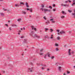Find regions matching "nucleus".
I'll list each match as a JSON object with an SVG mask.
<instances>
[{
  "mask_svg": "<svg viewBox=\"0 0 75 75\" xmlns=\"http://www.w3.org/2000/svg\"><path fill=\"white\" fill-rule=\"evenodd\" d=\"M50 32H52L53 31V30H52V29H50Z\"/></svg>",
  "mask_w": 75,
  "mask_h": 75,
  "instance_id": "24",
  "label": "nucleus"
},
{
  "mask_svg": "<svg viewBox=\"0 0 75 75\" xmlns=\"http://www.w3.org/2000/svg\"><path fill=\"white\" fill-rule=\"evenodd\" d=\"M41 7L42 8H40V10L42 11H44V5L43 4L41 5Z\"/></svg>",
  "mask_w": 75,
  "mask_h": 75,
  "instance_id": "2",
  "label": "nucleus"
},
{
  "mask_svg": "<svg viewBox=\"0 0 75 75\" xmlns=\"http://www.w3.org/2000/svg\"><path fill=\"white\" fill-rule=\"evenodd\" d=\"M21 30H23V28H21Z\"/></svg>",
  "mask_w": 75,
  "mask_h": 75,
  "instance_id": "62",
  "label": "nucleus"
},
{
  "mask_svg": "<svg viewBox=\"0 0 75 75\" xmlns=\"http://www.w3.org/2000/svg\"><path fill=\"white\" fill-rule=\"evenodd\" d=\"M40 55H42L43 54L42 53H39Z\"/></svg>",
  "mask_w": 75,
  "mask_h": 75,
  "instance_id": "41",
  "label": "nucleus"
},
{
  "mask_svg": "<svg viewBox=\"0 0 75 75\" xmlns=\"http://www.w3.org/2000/svg\"><path fill=\"white\" fill-rule=\"evenodd\" d=\"M68 1H69V3H71V1H69V0H68Z\"/></svg>",
  "mask_w": 75,
  "mask_h": 75,
  "instance_id": "47",
  "label": "nucleus"
},
{
  "mask_svg": "<svg viewBox=\"0 0 75 75\" xmlns=\"http://www.w3.org/2000/svg\"><path fill=\"white\" fill-rule=\"evenodd\" d=\"M42 67H45V64H42Z\"/></svg>",
  "mask_w": 75,
  "mask_h": 75,
  "instance_id": "34",
  "label": "nucleus"
},
{
  "mask_svg": "<svg viewBox=\"0 0 75 75\" xmlns=\"http://www.w3.org/2000/svg\"><path fill=\"white\" fill-rule=\"evenodd\" d=\"M59 33L60 34H65V32L63 30H62L61 31L59 32Z\"/></svg>",
  "mask_w": 75,
  "mask_h": 75,
  "instance_id": "3",
  "label": "nucleus"
},
{
  "mask_svg": "<svg viewBox=\"0 0 75 75\" xmlns=\"http://www.w3.org/2000/svg\"><path fill=\"white\" fill-rule=\"evenodd\" d=\"M23 42L24 43H27V40L25 39L23 41Z\"/></svg>",
  "mask_w": 75,
  "mask_h": 75,
  "instance_id": "16",
  "label": "nucleus"
},
{
  "mask_svg": "<svg viewBox=\"0 0 75 75\" xmlns=\"http://www.w3.org/2000/svg\"><path fill=\"white\" fill-rule=\"evenodd\" d=\"M74 52L73 51H72L71 52V54H74Z\"/></svg>",
  "mask_w": 75,
  "mask_h": 75,
  "instance_id": "46",
  "label": "nucleus"
},
{
  "mask_svg": "<svg viewBox=\"0 0 75 75\" xmlns=\"http://www.w3.org/2000/svg\"><path fill=\"white\" fill-rule=\"evenodd\" d=\"M21 38H24V37L22 36V37H21Z\"/></svg>",
  "mask_w": 75,
  "mask_h": 75,
  "instance_id": "55",
  "label": "nucleus"
},
{
  "mask_svg": "<svg viewBox=\"0 0 75 75\" xmlns=\"http://www.w3.org/2000/svg\"><path fill=\"white\" fill-rule=\"evenodd\" d=\"M57 34H58V35H59V33H57Z\"/></svg>",
  "mask_w": 75,
  "mask_h": 75,
  "instance_id": "61",
  "label": "nucleus"
},
{
  "mask_svg": "<svg viewBox=\"0 0 75 75\" xmlns=\"http://www.w3.org/2000/svg\"><path fill=\"white\" fill-rule=\"evenodd\" d=\"M64 7H69V5L68 4H64Z\"/></svg>",
  "mask_w": 75,
  "mask_h": 75,
  "instance_id": "14",
  "label": "nucleus"
},
{
  "mask_svg": "<svg viewBox=\"0 0 75 75\" xmlns=\"http://www.w3.org/2000/svg\"><path fill=\"white\" fill-rule=\"evenodd\" d=\"M9 30H10V31H11L12 29H11V27H9Z\"/></svg>",
  "mask_w": 75,
  "mask_h": 75,
  "instance_id": "25",
  "label": "nucleus"
},
{
  "mask_svg": "<svg viewBox=\"0 0 75 75\" xmlns=\"http://www.w3.org/2000/svg\"><path fill=\"white\" fill-rule=\"evenodd\" d=\"M71 6H74V5L72 4H71Z\"/></svg>",
  "mask_w": 75,
  "mask_h": 75,
  "instance_id": "63",
  "label": "nucleus"
},
{
  "mask_svg": "<svg viewBox=\"0 0 75 75\" xmlns=\"http://www.w3.org/2000/svg\"><path fill=\"white\" fill-rule=\"evenodd\" d=\"M43 18H44V19H45V20H47V18H45V16H44L43 17Z\"/></svg>",
  "mask_w": 75,
  "mask_h": 75,
  "instance_id": "29",
  "label": "nucleus"
},
{
  "mask_svg": "<svg viewBox=\"0 0 75 75\" xmlns=\"http://www.w3.org/2000/svg\"><path fill=\"white\" fill-rule=\"evenodd\" d=\"M31 28H32V30H34L35 31H37V30H36V28H34V26L32 25L31 26Z\"/></svg>",
  "mask_w": 75,
  "mask_h": 75,
  "instance_id": "4",
  "label": "nucleus"
},
{
  "mask_svg": "<svg viewBox=\"0 0 75 75\" xmlns=\"http://www.w3.org/2000/svg\"><path fill=\"white\" fill-rule=\"evenodd\" d=\"M56 11V9H53V11Z\"/></svg>",
  "mask_w": 75,
  "mask_h": 75,
  "instance_id": "48",
  "label": "nucleus"
},
{
  "mask_svg": "<svg viewBox=\"0 0 75 75\" xmlns=\"http://www.w3.org/2000/svg\"><path fill=\"white\" fill-rule=\"evenodd\" d=\"M27 11H28V10H30V9H29V8H27Z\"/></svg>",
  "mask_w": 75,
  "mask_h": 75,
  "instance_id": "50",
  "label": "nucleus"
},
{
  "mask_svg": "<svg viewBox=\"0 0 75 75\" xmlns=\"http://www.w3.org/2000/svg\"><path fill=\"white\" fill-rule=\"evenodd\" d=\"M57 40H60V37L59 36H57Z\"/></svg>",
  "mask_w": 75,
  "mask_h": 75,
  "instance_id": "17",
  "label": "nucleus"
},
{
  "mask_svg": "<svg viewBox=\"0 0 75 75\" xmlns=\"http://www.w3.org/2000/svg\"><path fill=\"white\" fill-rule=\"evenodd\" d=\"M73 3H75V0H73Z\"/></svg>",
  "mask_w": 75,
  "mask_h": 75,
  "instance_id": "52",
  "label": "nucleus"
},
{
  "mask_svg": "<svg viewBox=\"0 0 75 75\" xmlns=\"http://www.w3.org/2000/svg\"><path fill=\"white\" fill-rule=\"evenodd\" d=\"M68 12H69V13H71V12H72V10L69 11V10H68Z\"/></svg>",
  "mask_w": 75,
  "mask_h": 75,
  "instance_id": "23",
  "label": "nucleus"
},
{
  "mask_svg": "<svg viewBox=\"0 0 75 75\" xmlns=\"http://www.w3.org/2000/svg\"><path fill=\"white\" fill-rule=\"evenodd\" d=\"M62 14H65V15L67 14V13H65V12L63 11H62Z\"/></svg>",
  "mask_w": 75,
  "mask_h": 75,
  "instance_id": "13",
  "label": "nucleus"
},
{
  "mask_svg": "<svg viewBox=\"0 0 75 75\" xmlns=\"http://www.w3.org/2000/svg\"><path fill=\"white\" fill-rule=\"evenodd\" d=\"M65 3H68V1H65Z\"/></svg>",
  "mask_w": 75,
  "mask_h": 75,
  "instance_id": "53",
  "label": "nucleus"
},
{
  "mask_svg": "<svg viewBox=\"0 0 75 75\" xmlns=\"http://www.w3.org/2000/svg\"><path fill=\"white\" fill-rule=\"evenodd\" d=\"M23 29L24 30H25V28L23 27Z\"/></svg>",
  "mask_w": 75,
  "mask_h": 75,
  "instance_id": "60",
  "label": "nucleus"
},
{
  "mask_svg": "<svg viewBox=\"0 0 75 75\" xmlns=\"http://www.w3.org/2000/svg\"><path fill=\"white\" fill-rule=\"evenodd\" d=\"M52 38H53V37H50V39H52Z\"/></svg>",
  "mask_w": 75,
  "mask_h": 75,
  "instance_id": "54",
  "label": "nucleus"
},
{
  "mask_svg": "<svg viewBox=\"0 0 75 75\" xmlns=\"http://www.w3.org/2000/svg\"><path fill=\"white\" fill-rule=\"evenodd\" d=\"M42 70H43V69H44V68H43V67H42Z\"/></svg>",
  "mask_w": 75,
  "mask_h": 75,
  "instance_id": "56",
  "label": "nucleus"
},
{
  "mask_svg": "<svg viewBox=\"0 0 75 75\" xmlns=\"http://www.w3.org/2000/svg\"><path fill=\"white\" fill-rule=\"evenodd\" d=\"M49 8H50L51 9H52V7L51 6H49Z\"/></svg>",
  "mask_w": 75,
  "mask_h": 75,
  "instance_id": "40",
  "label": "nucleus"
},
{
  "mask_svg": "<svg viewBox=\"0 0 75 75\" xmlns=\"http://www.w3.org/2000/svg\"><path fill=\"white\" fill-rule=\"evenodd\" d=\"M29 11H30V12H32V9H29Z\"/></svg>",
  "mask_w": 75,
  "mask_h": 75,
  "instance_id": "32",
  "label": "nucleus"
},
{
  "mask_svg": "<svg viewBox=\"0 0 75 75\" xmlns=\"http://www.w3.org/2000/svg\"><path fill=\"white\" fill-rule=\"evenodd\" d=\"M17 7H19L20 6V5H17Z\"/></svg>",
  "mask_w": 75,
  "mask_h": 75,
  "instance_id": "58",
  "label": "nucleus"
},
{
  "mask_svg": "<svg viewBox=\"0 0 75 75\" xmlns=\"http://www.w3.org/2000/svg\"><path fill=\"white\" fill-rule=\"evenodd\" d=\"M51 11V10H48V11H49V12H50Z\"/></svg>",
  "mask_w": 75,
  "mask_h": 75,
  "instance_id": "44",
  "label": "nucleus"
},
{
  "mask_svg": "<svg viewBox=\"0 0 75 75\" xmlns=\"http://www.w3.org/2000/svg\"><path fill=\"white\" fill-rule=\"evenodd\" d=\"M46 57H47V54H46L45 56L44 57V58L45 59V58H46Z\"/></svg>",
  "mask_w": 75,
  "mask_h": 75,
  "instance_id": "42",
  "label": "nucleus"
},
{
  "mask_svg": "<svg viewBox=\"0 0 75 75\" xmlns=\"http://www.w3.org/2000/svg\"><path fill=\"white\" fill-rule=\"evenodd\" d=\"M0 14L1 16H4V14L3 13H0Z\"/></svg>",
  "mask_w": 75,
  "mask_h": 75,
  "instance_id": "19",
  "label": "nucleus"
},
{
  "mask_svg": "<svg viewBox=\"0 0 75 75\" xmlns=\"http://www.w3.org/2000/svg\"><path fill=\"white\" fill-rule=\"evenodd\" d=\"M53 7H55V4H53Z\"/></svg>",
  "mask_w": 75,
  "mask_h": 75,
  "instance_id": "51",
  "label": "nucleus"
},
{
  "mask_svg": "<svg viewBox=\"0 0 75 75\" xmlns=\"http://www.w3.org/2000/svg\"><path fill=\"white\" fill-rule=\"evenodd\" d=\"M5 25L7 26V27H8V25H7V24H6Z\"/></svg>",
  "mask_w": 75,
  "mask_h": 75,
  "instance_id": "45",
  "label": "nucleus"
},
{
  "mask_svg": "<svg viewBox=\"0 0 75 75\" xmlns=\"http://www.w3.org/2000/svg\"><path fill=\"white\" fill-rule=\"evenodd\" d=\"M21 18L18 19V20H17L18 21H21Z\"/></svg>",
  "mask_w": 75,
  "mask_h": 75,
  "instance_id": "22",
  "label": "nucleus"
},
{
  "mask_svg": "<svg viewBox=\"0 0 75 75\" xmlns=\"http://www.w3.org/2000/svg\"><path fill=\"white\" fill-rule=\"evenodd\" d=\"M73 5H75V3H73Z\"/></svg>",
  "mask_w": 75,
  "mask_h": 75,
  "instance_id": "59",
  "label": "nucleus"
},
{
  "mask_svg": "<svg viewBox=\"0 0 75 75\" xmlns=\"http://www.w3.org/2000/svg\"><path fill=\"white\" fill-rule=\"evenodd\" d=\"M25 5H26L27 7H29V6H28V3H27V2H26Z\"/></svg>",
  "mask_w": 75,
  "mask_h": 75,
  "instance_id": "12",
  "label": "nucleus"
},
{
  "mask_svg": "<svg viewBox=\"0 0 75 75\" xmlns=\"http://www.w3.org/2000/svg\"><path fill=\"white\" fill-rule=\"evenodd\" d=\"M29 69V70H30V72H33V68H32L30 69Z\"/></svg>",
  "mask_w": 75,
  "mask_h": 75,
  "instance_id": "6",
  "label": "nucleus"
},
{
  "mask_svg": "<svg viewBox=\"0 0 75 75\" xmlns=\"http://www.w3.org/2000/svg\"><path fill=\"white\" fill-rule=\"evenodd\" d=\"M17 4H15V6H16V7H17Z\"/></svg>",
  "mask_w": 75,
  "mask_h": 75,
  "instance_id": "57",
  "label": "nucleus"
},
{
  "mask_svg": "<svg viewBox=\"0 0 75 75\" xmlns=\"http://www.w3.org/2000/svg\"><path fill=\"white\" fill-rule=\"evenodd\" d=\"M56 51H58L59 50L58 49V48H56Z\"/></svg>",
  "mask_w": 75,
  "mask_h": 75,
  "instance_id": "33",
  "label": "nucleus"
},
{
  "mask_svg": "<svg viewBox=\"0 0 75 75\" xmlns=\"http://www.w3.org/2000/svg\"><path fill=\"white\" fill-rule=\"evenodd\" d=\"M61 18H65V16H61Z\"/></svg>",
  "mask_w": 75,
  "mask_h": 75,
  "instance_id": "20",
  "label": "nucleus"
},
{
  "mask_svg": "<svg viewBox=\"0 0 75 75\" xmlns=\"http://www.w3.org/2000/svg\"><path fill=\"white\" fill-rule=\"evenodd\" d=\"M51 59H54V57L53 56L52 57H51Z\"/></svg>",
  "mask_w": 75,
  "mask_h": 75,
  "instance_id": "38",
  "label": "nucleus"
},
{
  "mask_svg": "<svg viewBox=\"0 0 75 75\" xmlns=\"http://www.w3.org/2000/svg\"><path fill=\"white\" fill-rule=\"evenodd\" d=\"M71 50V49L69 50V51L68 52L69 55H71V52H70Z\"/></svg>",
  "mask_w": 75,
  "mask_h": 75,
  "instance_id": "5",
  "label": "nucleus"
},
{
  "mask_svg": "<svg viewBox=\"0 0 75 75\" xmlns=\"http://www.w3.org/2000/svg\"><path fill=\"white\" fill-rule=\"evenodd\" d=\"M44 12H45V13H46L47 11H48V9L45 8V9H44Z\"/></svg>",
  "mask_w": 75,
  "mask_h": 75,
  "instance_id": "10",
  "label": "nucleus"
},
{
  "mask_svg": "<svg viewBox=\"0 0 75 75\" xmlns=\"http://www.w3.org/2000/svg\"><path fill=\"white\" fill-rule=\"evenodd\" d=\"M3 10H4V11H7V9H5L4 8H3Z\"/></svg>",
  "mask_w": 75,
  "mask_h": 75,
  "instance_id": "37",
  "label": "nucleus"
},
{
  "mask_svg": "<svg viewBox=\"0 0 75 75\" xmlns=\"http://www.w3.org/2000/svg\"><path fill=\"white\" fill-rule=\"evenodd\" d=\"M71 14L72 15V16H75V13H72Z\"/></svg>",
  "mask_w": 75,
  "mask_h": 75,
  "instance_id": "28",
  "label": "nucleus"
},
{
  "mask_svg": "<svg viewBox=\"0 0 75 75\" xmlns=\"http://www.w3.org/2000/svg\"><path fill=\"white\" fill-rule=\"evenodd\" d=\"M18 33H21V30H19L18 31Z\"/></svg>",
  "mask_w": 75,
  "mask_h": 75,
  "instance_id": "39",
  "label": "nucleus"
},
{
  "mask_svg": "<svg viewBox=\"0 0 75 75\" xmlns=\"http://www.w3.org/2000/svg\"><path fill=\"white\" fill-rule=\"evenodd\" d=\"M22 14H26V12H25L23 11L22 12Z\"/></svg>",
  "mask_w": 75,
  "mask_h": 75,
  "instance_id": "15",
  "label": "nucleus"
},
{
  "mask_svg": "<svg viewBox=\"0 0 75 75\" xmlns=\"http://www.w3.org/2000/svg\"><path fill=\"white\" fill-rule=\"evenodd\" d=\"M72 31H69V34H71V33H72Z\"/></svg>",
  "mask_w": 75,
  "mask_h": 75,
  "instance_id": "27",
  "label": "nucleus"
},
{
  "mask_svg": "<svg viewBox=\"0 0 75 75\" xmlns=\"http://www.w3.org/2000/svg\"><path fill=\"white\" fill-rule=\"evenodd\" d=\"M67 74H70V72L69 71H67Z\"/></svg>",
  "mask_w": 75,
  "mask_h": 75,
  "instance_id": "43",
  "label": "nucleus"
},
{
  "mask_svg": "<svg viewBox=\"0 0 75 75\" xmlns=\"http://www.w3.org/2000/svg\"><path fill=\"white\" fill-rule=\"evenodd\" d=\"M57 32H58V33H59V30H57Z\"/></svg>",
  "mask_w": 75,
  "mask_h": 75,
  "instance_id": "36",
  "label": "nucleus"
},
{
  "mask_svg": "<svg viewBox=\"0 0 75 75\" xmlns=\"http://www.w3.org/2000/svg\"><path fill=\"white\" fill-rule=\"evenodd\" d=\"M30 64L31 65H33V64L32 63H30Z\"/></svg>",
  "mask_w": 75,
  "mask_h": 75,
  "instance_id": "49",
  "label": "nucleus"
},
{
  "mask_svg": "<svg viewBox=\"0 0 75 75\" xmlns=\"http://www.w3.org/2000/svg\"><path fill=\"white\" fill-rule=\"evenodd\" d=\"M55 46H56V47H57V46H58V44H55Z\"/></svg>",
  "mask_w": 75,
  "mask_h": 75,
  "instance_id": "35",
  "label": "nucleus"
},
{
  "mask_svg": "<svg viewBox=\"0 0 75 75\" xmlns=\"http://www.w3.org/2000/svg\"><path fill=\"white\" fill-rule=\"evenodd\" d=\"M29 17H31V16H29Z\"/></svg>",
  "mask_w": 75,
  "mask_h": 75,
  "instance_id": "64",
  "label": "nucleus"
},
{
  "mask_svg": "<svg viewBox=\"0 0 75 75\" xmlns=\"http://www.w3.org/2000/svg\"><path fill=\"white\" fill-rule=\"evenodd\" d=\"M21 4H22V5H24V3L23 2H20V6H21Z\"/></svg>",
  "mask_w": 75,
  "mask_h": 75,
  "instance_id": "11",
  "label": "nucleus"
},
{
  "mask_svg": "<svg viewBox=\"0 0 75 75\" xmlns=\"http://www.w3.org/2000/svg\"><path fill=\"white\" fill-rule=\"evenodd\" d=\"M44 50V49H42L41 50H40V52H42Z\"/></svg>",
  "mask_w": 75,
  "mask_h": 75,
  "instance_id": "31",
  "label": "nucleus"
},
{
  "mask_svg": "<svg viewBox=\"0 0 75 75\" xmlns=\"http://www.w3.org/2000/svg\"><path fill=\"white\" fill-rule=\"evenodd\" d=\"M46 24H50V21L48 20H47V21L45 22Z\"/></svg>",
  "mask_w": 75,
  "mask_h": 75,
  "instance_id": "8",
  "label": "nucleus"
},
{
  "mask_svg": "<svg viewBox=\"0 0 75 75\" xmlns=\"http://www.w3.org/2000/svg\"><path fill=\"white\" fill-rule=\"evenodd\" d=\"M30 35H31L32 37H33V38H35V37H37V38H39L40 36L37 35V34H34V32L33 31H31V33L30 34Z\"/></svg>",
  "mask_w": 75,
  "mask_h": 75,
  "instance_id": "1",
  "label": "nucleus"
},
{
  "mask_svg": "<svg viewBox=\"0 0 75 75\" xmlns=\"http://www.w3.org/2000/svg\"><path fill=\"white\" fill-rule=\"evenodd\" d=\"M11 26H12V27H17V25L13 24H11Z\"/></svg>",
  "mask_w": 75,
  "mask_h": 75,
  "instance_id": "9",
  "label": "nucleus"
},
{
  "mask_svg": "<svg viewBox=\"0 0 75 75\" xmlns=\"http://www.w3.org/2000/svg\"><path fill=\"white\" fill-rule=\"evenodd\" d=\"M61 67H59L58 69L59 71H61Z\"/></svg>",
  "mask_w": 75,
  "mask_h": 75,
  "instance_id": "18",
  "label": "nucleus"
},
{
  "mask_svg": "<svg viewBox=\"0 0 75 75\" xmlns=\"http://www.w3.org/2000/svg\"><path fill=\"white\" fill-rule=\"evenodd\" d=\"M53 19H51L50 20V21H52V23H55V21H54L53 20Z\"/></svg>",
  "mask_w": 75,
  "mask_h": 75,
  "instance_id": "7",
  "label": "nucleus"
},
{
  "mask_svg": "<svg viewBox=\"0 0 75 75\" xmlns=\"http://www.w3.org/2000/svg\"><path fill=\"white\" fill-rule=\"evenodd\" d=\"M48 56L49 57H50V54L48 53L47 54Z\"/></svg>",
  "mask_w": 75,
  "mask_h": 75,
  "instance_id": "21",
  "label": "nucleus"
},
{
  "mask_svg": "<svg viewBox=\"0 0 75 75\" xmlns=\"http://www.w3.org/2000/svg\"><path fill=\"white\" fill-rule=\"evenodd\" d=\"M61 6H64V4H61Z\"/></svg>",
  "mask_w": 75,
  "mask_h": 75,
  "instance_id": "30",
  "label": "nucleus"
},
{
  "mask_svg": "<svg viewBox=\"0 0 75 75\" xmlns=\"http://www.w3.org/2000/svg\"><path fill=\"white\" fill-rule=\"evenodd\" d=\"M45 32H47V30H48V28H45Z\"/></svg>",
  "mask_w": 75,
  "mask_h": 75,
  "instance_id": "26",
  "label": "nucleus"
}]
</instances>
